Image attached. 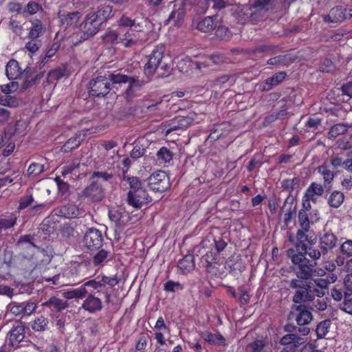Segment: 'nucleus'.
I'll return each mask as SVG.
<instances>
[{
  "mask_svg": "<svg viewBox=\"0 0 352 352\" xmlns=\"http://www.w3.org/2000/svg\"><path fill=\"white\" fill-rule=\"evenodd\" d=\"M273 0H256L253 4H234L230 8L231 15L239 24H256L263 20L270 10L274 9Z\"/></svg>",
  "mask_w": 352,
  "mask_h": 352,
  "instance_id": "obj_1",
  "label": "nucleus"
},
{
  "mask_svg": "<svg viewBox=\"0 0 352 352\" xmlns=\"http://www.w3.org/2000/svg\"><path fill=\"white\" fill-rule=\"evenodd\" d=\"M288 320H294L297 325L287 324L285 326V331H298L302 336L308 335L310 329L308 325L313 320V315L305 305H294L288 315Z\"/></svg>",
  "mask_w": 352,
  "mask_h": 352,
  "instance_id": "obj_2",
  "label": "nucleus"
},
{
  "mask_svg": "<svg viewBox=\"0 0 352 352\" xmlns=\"http://www.w3.org/2000/svg\"><path fill=\"white\" fill-rule=\"evenodd\" d=\"M289 249L287 251L288 256L291 258L293 264L297 267L296 276L302 279H311L313 275L317 272L318 274H324L325 272L320 269L316 270L314 267L316 265V261H310L306 255H308L305 251Z\"/></svg>",
  "mask_w": 352,
  "mask_h": 352,
  "instance_id": "obj_3",
  "label": "nucleus"
},
{
  "mask_svg": "<svg viewBox=\"0 0 352 352\" xmlns=\"http://www.w3.org/2000/svg\"><path fill=\"white\" fill-rule=\"evenodd\" d=\"M115 76H117V74L108 72L104 76L100 75L93 78L87 86L89 96L94 98L106 96L110 92L111 85H116L113 79Z\"/></svg>",
  "mask_w": 352,
  "mask_h": 352,
  "instance_id": "obj_4",
  "label": "nucleus"
},
{
  "mask_svg": "<svg viewBox=\"0 0 352 352\" xmlns=\"http://www.w3.org/2000/svg\"><path fill=\"white\" fill-rule=\"evenodd\" d=\"M113 79L116 84L127 85L122 94L123 97L127 102H130L138 97V92L146 84V81L140 79L138 76L135 75L128 76L118 73Z\"/></svg>",
  "mask_w": 352,
  "mask_h": 352,
  "instance_id": "obj_5",
  "label": "nucleus"
},
{
  "mask_svg": "<svg viewBox=\"0 0 352 352\" xmlns=\"http://www.w3.org/2000/svg\"><path fill=\"white\" fill-rule=\"evenodd\" d=\"M338 239L331 231H324L319 237V249L309 246L308 255L314 261H317L322 256L326 255L337 246Z\"/></svg>",
  "mask_w": 352,
  "mask_h": 352,
  "instance_id": "obj_6",
  "label": "nucleus"
},
{
  "mask_svg": "<svg viewBox=\"0 0 352 352\" xmlns=\"http://www.w3.org/2000/svg\"><path fill=\"white\" fill-rule=\"evenodd\" d=\"M151 201V198L145 188H143L142 182L130 188L127 193L126 201L128 204L137 209L141 208Z\"/></svg>",
  "mask_w": 352,
  "mask_h": 352,
  "instance_id": "obj_7",
  "label": "nucleus"
},
{
  "mask_svg": "<svg viewBox=\"0 0 352 352\" xmlns=\"http://www.w3.org/2000/svg\"><path fill=\"white\" fill-rule=\"evenodd\" d=\"M101 25L95 16V13L90 12L85 16L82 29L76 34V36L79 37L80 42L86 41L98 32Z\"/></svg>",
  "mask_w": 352,
  "mask_h": 352,
  "instance_id": "obj_8",
  "label": "nucleus"
},
{
  "mask_svg": "<svg viewBox=\"0 0 352 352\" xmlns=\"http://www.w3.org/2000/svg\"><path fill=\"white\" fill-rule=\"evenodd\" d=\"M165 46L158 45L152 51L149 56L148 60L144 66L145 74L148 76H153L159 68L164 58Z\"/></svg>",
  "mask_w": 352,
  "mask_h": 352,
  "instance_id": "obj_9",
  "label": "nucleus"
},
{
  "mask_svg": "<svg viewBox=\"0 0 352 352\" xmlns=\"http://www.w3.org/2000/svg\"><path fill=\"white\" fill-rule=\"evenodd\" d=\"M103 236L102 232L96 228H89L85 233L82 243L90 252L99 250L103 244Z\"/></svg>",
  "mask_w": 352,
  "mask_h": 352,
  "instance_id": "obj_10",
  "label": "nucleus"
},
{
  "mask_svg": "<svg viewBox=\"0 0 352 352\" xmlns=\"http://www.w3.org/2000/svg\"><path fill=\"white\" fill-rule=\"evenodd\" d=\"M80 197L92 202H100L104 197V189L99 182H92L81 191Z\"/></svg>",
  "mask_w": 352,
  "mask_h": 352,
  "instance_id": "obj_11",
  "label": "nucleus"
},
{
  "mask_svg": "<svg viewBox=\"0 0 352 352\" xmlns=\"http://www.w3.org/2000/svg\"><path fill=\"white\" fill-rule=\"evenodd\" d=\"M168 176L165 171L158 170L153 173L148 178L150 188L155 192H164L169 186Z\"/></svg>",
  "mask_w": 352,
  "mask_h": 352,
  "instance_id": "obj_12",
  "label": "nucleus"
},
{
  "mask_svg": "<svg viewBox=\"0 0 352 352\" xmlns=\"http://www.w3.org/2000/svg\"><path fill=\"white\" fill-rule=\"evenodd\" d=\"M288 334L281 338L280 344L284 347L296 351L302 344L305 342L304 336L299 334L298 331H287Z\"/></svg>",
  "mask_w": 352,
  "mask_h": 352,
  "instance_id": "obj_13",
  "label": "nucleus"
},
{
  "mask_svg": "<svg viewBox=\"0 0 352 352\" xmlns=\"http://www.w3.org/2000/svg\"><path fill=\"white\" fill-rule=\"evenodd\" d=\"M142 32L141 25L140 23H137L135 28L129 29L123 35L122 38H120L121 42L123 45L126 47H133L142 43V38L140 34Z\"/></svg>",
  "mask_w": 352,
  "mask_h": 352,
  "instance_id": "obj_14",
  "label": "nucleus"
},
{
  "mask_svg": "<svg viewBox=\"0 0 352 352\" xmlns=\"http://www.w3.org/2000/svg\"><path fill=\"white\" fill-rule=\"evenodd\" d=\"M32 69L30 66L22 70L18 61L12 59L7 63L6 66V74L8 79L13 80L21 78L23 75H28L31 74Z\"/></svg>",
  "mask_w": 352,
  "mask_h": 352,
  "instance_id": "obj_15",
  "label": "nucleus"
},
{
  "mask_svg": "<svg viewBox=\"0 0 352 352\" xmlns=\"http://www.w3.org/2000/svg\"><path fill=\"white\" fill-rule=\"evenodd\" d=\"M36 307V304L32 301L23 302H14L10 305V312L15 316H30L35 311Z\"/></svg>",
  "mask_w": 352,
  "mask_h": 352,
  "instance_id": "obj_16",
  "label": "nucleus"
},
{
  "mask_svg": "<svg viewBox=\"0 0 352 352\" xmlns=\"http://www.w3.org/2000/svg\"><path fill=\"white\" fill-rule=\"evenodd\" d=\"M322 19L326 23H341L349 19L347 9L342 6H336L330 10L328 14L323 15Z\"/></svg>",
  "mask_w": 352,
  "mask_h": 352,
  "instance_id": "obj_17",
  "label": "nucleus"
},
{
  "mask_svg": "<svg viewBox=\"0 0 352 352\" xmlns=\"http://www.w3.org/2000/svg\"><path fill=\"white\" fill-rule=\"evenodd\" d=\"M309 230H304L300 228L298 230L296 233L297 242L296 243V248L297 250L305 251L308 254L309 246H313L316 242V238L311 239H309L308 234L307 233Z\"/></svg>",
  "mask_w": 352,
  "mask_h": 352,
  "instance_id": "obj_18",
  "label": "nucleus"
},
{
  "mask_svg": "<svg viewBox=\"0 0 352 352\" xmlns=\"http://www.w3.org/2000/svg\"><path fill=\"white\" fill-rule=\"evenodd\" d=\"M194 121L191 116H177L174 120L168 124V128L166 131V135H168L173 131L182 129L185 130L190 126Z\"/></svg>",
  "mask_w": 352,
  "mask_h": 352,
  "instance_id": "obj_19",
  "label": "nucleus"
},
{
  "mask_svg": "<svg viewBox=\"0 0 352 352\" xmlns=\"http://www.w3.org/2000/svg\"><path fill=\"white\" fill-rule=\"evenodd\" d=\"M109 217L119 228H123L130 219L128 213L121 208L110 209L109 210Z\"/></svg>",
  "mask_w": 352,
  "mask_h": 352,
  "instance_id": "obj_20",
  "label": "nucleus"
},
{
  "mask_svg": "<svg viewBox=\"0 0 352 352\" xmlns=\"http://www.w3.org/2000/svg\"><path fill=\"white\" fill-rule=\"evenodd\" d=\"M25 326L21 322H16L9 332V340L12 346H16L25 338Z\"/></svg>",
  "mask_w": 352,
  "mask_h": 352,
  "instance_id": "obj_21",
  "label": "nucleus"
},
{
  "mask_svg": "<svg viewBox=\"0 0 352 352\" xmlns=\"http://www.w3.org/2000/svg\"><path fill=\"white\" fill-rule=\"evenodd\" d=\"M81 16L82 14L79 11L71 12L60 11L58 13V17L60 19L61 25L65 28L76 25Z\"/></svg>",
  "mask_w": 352,
  "mask_h": 352,
  "instance_id": "obj_22",
  "label": "nucleus"
},
{
  "mask_svg": "<svg viewBox=\"0 0 352 352\" xmlns=\"http://www.w3.org/2000/svg\"><path fill=\"white\" fill-rule=\"evenodd\" d=\"M82 308L89 313H96L102 310V302L100 298L96 297L94 294H89L82 302Z\"/></svg>",
  "mask_w": 352,
  "mask_h": 352,
  "instance_id": "obj_23",
  "label": "nucleus"
},
{
  "mask_svg": "<svg viewBox=\"0 0 352 352\" xmlns=\"http://www.w3.org/2000/svg\"><path fill=\"white\" fill-rule=\"evenodd\" d=\"M43 305L48 307L52 311L60 312L67 309L69 304L66 300L60 299L56 296H51Z\"/></svg>",
  "mask_w": 352,
  "mask_h": 352,
  "instance_id": "obj_24",
  "label": "nucleus"
},
{
  "mask_svg": "<svg viewBox=\"0 0 352 352\" xmlns=\"http://www.w3.org/2000/svg\"><path fill=\"white\" fill-rule=\"evenodd\" d=\"M186 9L184 4H182L178 8H175L170 14L168 19L166 21L165 24H168L170 21H173L175 26H181L185 16Z\"/></svg>",
  "mask_w": 352,
  "mask_h": 352,
  "instance_id": "obj_25",
  "label": "nucleus"
},
{
  "mask_svg": "<svg viewBox=\"0 0 352 352\" xmlns=\"http://www.w3.org/2000/svg\"><path fill=\"white\" fill-rule=\"evenodd\" d=\"M286 72H280L274 74L272 77L267 78L261 84L263 91H270L273 87L278 85L286 77Z\"/></svg>",
  "mask_w": 352,
  "mask_h": 352,
  "instance_id": "obj_26",
  "label": "nucleus"
},
{
  "mask_svg": "<svg viewBox=\"0 0 352 352\" xmlns=\"http://www.w3.org/2000/svg\"><path fill=\"white\" fill-rule=\"evenodd\" d=\"M323 193V186L316 182H312L307 188L304 195V199H305L306 201H316V197L322 196Z\"/></svg>",
  "mask_w": 352,
  "mask_h": 352,
  "instance_id": "obj_27",
  "label": "nucleus"
},
{
  "mask_svg": "<svg viewBox=\"0 0 352 352\" xmlns=\"http://www.w3.org/2000/svg\"><path fill=\"white\" fill-rule=\"evenodd\" d=\"M91 12L95 13V16L102 24L114 16L113 7L109 5H101L98 8L97 11H91Z\"/></svg>",
  "mask_w": 352,
  "mask_h": 352,
  "instance_id": "obj_28",
  "label": "nucleus"
},
{
  "mask_svg": "<svg viewBox=\"0 0 352 352\" xmlns=\"http://www.w3.org/2000/svg\"><path fill=\"white\" fill-rule=\"evenodd\" d=\"M219 234H214L213 232H210L206 237L207 244L212 242L214 245L215 250L217 252L220 253L227 246V242L223 238L222 234L218 231Z\"/></svg>",
  "mask_w": 352,
  "mask_h": 352,
  "instance_id": "obj_29",
  "label": "nucleus"
},
{
  "mask_svg": "<svg viewBox=\"0 0 352 352\" xmlns=\"http://www.w3.org/2000/svg\"><path fill=\"white\" fill-rule=\"evenodd\" d=\"M177 267L183 274H186L192 271L195 267L194 255L186 254L182 259H180Z\"/></svg>",
  "mask_w": 352,
  "mask_h": 352,
  "instance_id": "obj_30",
  "label": "nucleus"
},
{
  "mask_svg": "<svg viewBox=\"0 0 352 352\" xmlns=\"http://www.w3.org/2000/svg\"><path fill=\"white\" fill-rule=\"evenodd\" d=\"M217 15L206 16L201 21H198L196 24L195 22L193 21V25H195L196 29L202 32H209L214 29L215 26L214 24V21L217 19Z\"/></svg>",
  "mask_w": 352,
  "mask_h": 352,
  "instance_id": "obj_31",
  "label": "nucleus"
},
{
  "mask_svg": "<svg viewBox=\"0 0 352 352\" xmlns=\"http://www.w3.org/2000/svg\"><path fill=\"white\" fill-rule=\"evenodd\" d=\"M312 300L313 295L312 294L310 293V288L298 289L296 291L293 296L294 302L299 305H302V303L303 302H309Z\"/></svg>",
  "mask_w": 352,
  "mask_h": 352,
  "instance_id": "obj_32",
  "label": "nucleus"
},
{
  "mask_svg": "<svg viewBox=\"0 0 352 352\" xmlns=\"http://www.w3.org/2000/svg\"><path fill=\"white\" fill-rule=\"evenodd\" d=\"M296 58L290 54L279 55L270 58L267 60V64L272 65H289L294 63Z\"/></svg>",
  "mask_w": 352,
  "mask_h": 352,
  "instance_id": "obj_33",
  "label": "nucleus"
},
{
  "mask_svg": "<svg viewBox=\"0 0 352 352\" xmlns=\"http://www.w3.org/2000/svg\"><path fill=\"white\" fill-rule=\"evenodd\" d=\"M83 141L80 134H76L69 138L62 146L61 151L64 153H69L77 148Z\"/></svg>",
  "mask_w": 352,
  "mask_h": 352,
  "instance_id": "obj_34",
  "label": "nucleus"
},
{
  "mask_svg": "<svg viewBox=\"0 0 352 352\" xmlns=\"http://www.w3.org/2000/svg\"><path fill=\"white\" fill-rule=\"evenodd\" d=\"M17 217L14 214H10L0 219V232H7L13 228L16 224Z\"/></svg>",
  "mask_w": 352,
  "mask_h": 352,
  "instance_id": "obj_35",
  "label": "nucleus"
},
{
  "mask_svg": "<svg viewBox=\"0 0 352 352\" xmlns=\"http://www.w3.org/2000/svg\"><path fill=\"white\" fill-rule=\"evenodd\" d=\"M32 24V26L28 34L30 38H37L45 33V28L41 20L36 19Z\"/></svg>",
  "mask_w": 352,
  "mask_h": 352,
  "instance_id": "obj_36",
  "label": "nucleus"
},
{
  "mask_svg": "<svg viewBox=\"0 0 352 352\" xmlns=\"http://www.w3.org/2000/svg\"><path fill=\"white\" fill-rule=\"evenodd\" d=\"M49 321L45 317L41 316L36 318L32 323L31 327L35 331L43 332L48 329Z\"/></svg>",
  "mask_w": 352,
  "mask_h": 352,
  "instance_id": "obj_37",
  "label": "nucleus"
},
{
  "mask_svg": "<svg viewBox=\"0 0 352 352\" xmlns=\"http://www.w3.org/2000/svg\"><path fill=\"white\" fill-rule=\"evenodd\" d=\"M88 294L87 290L83 285L80 287L72 290H69L63 293L64 297L66 299L72 298H83Z\"/></svg>",
  "mask_w": 352,
  "mask_h": 352,
  "instance_id": "obj_38",
  "label": "nucleus"
},
{
  "mask_svg": "<svg viewBox=\"0 0 352 352\" xmlns=\"http://www.w3.org/2000/svg\"><path fill=\"white\" fill-rule=\"evenodd\" d=\"M34 237L30 234L21 236L16 243V246L21 249H29L36 248V245L33 242Z\"/></svg>",
  "mask_w": 352,
  "mask_h": 352,
  "instance_id": "obj_39",
  "label": "nucleus"
},
{
  "mask_svg": "<svg viewBox=\"0 0 352 352\" xmlns=\"http://www.w3.org/2000/svg\"><path fill=\"white\" fill-rule=\"evenodd\" d=\"M215 36L221 41H228L231 38L232 34L228 27L220 25L214 27Z\"/></svg>",
  "mask_w": 352,
  "mask_h": 352,
  "instance_id": "obj_40",
  "label": "nucleus"
},
{
  "mask_svg": "<svg viewBox=\"0 0 352 352\" xmlns=\"http://www.w3.org/2000/svg\"><path fill=\"white\" fill-rule=\"evenodd\" d=\"M98 252L93 257V263L94 265H102L104 263L109 260L110 252L104 249L97 250Z\"/></svg>",
  "mask_w": 352,
  "mask_h": 352,
  "instance_id": "obj_41",
  "label": "nucleus"
},
{
  "mask_svg": "<svg viewBox=\"0 0 352 352\" xmlns=\"http://www.w3.org/2000/svg\"><path fill=\"white\" fill-rule=\"evenodd\" d=\"M344 195L340 191L333 192L329 197L328 203L333 208H338L344 201Z\"/></svg>",
  "mask_w": 352,
  "mask_h": 352,
  "instance_id": "obj_42",
  "label": "nucleus"
},
{
  "mask_svg": "<svg viewBox=\"0 0 352 352\" xmlns=\"http://www.w3.org/2000/svg\"><path fill=\"white\" fill-rule=\"evenodd\" d=\"M331 321L329 319L322 320L316 327V332L318 338H323L329 332Z\"/></svg>",
  "mask_w": 352,
  "mask_h": 352,
  "instance_id": "obj_43",
  "label": "nucleus"
},
{
  "mask_svg": "<svg viewBox=\"0 0 352 352\" xmlns=\"http://www.w3.org/2000/svg\"><path fill=\"white\" fill-rule=\"evenodd\" d=\"M347 129V124L342 123L336 124L330 129L328 135L330 138H336L340 135L345 133Z\"/></svg>",
  "mask_w": 352,
  "mask_h": 352,
  "instance_id": "obj_44",
  "label": "nucleus"
},
{
  "mask_svg": "<svg viewBox=\"0 0 352 352\" xmlns=\"http://www.w3.org/2000/svg\"><path fill=\"white\" fill-rule=\"evenodd\" d=\"M317 169L318 173L323 176V179L325 183L330 184L333 180L335 175L332 171L328 169L326 164L319 166Z\"/></svg>",
  "mask_w": 352,
  "mask_h": 352,
  "instance_id": "obj_45",
  "label": "nucleus"
},
{
  "mask_svg": "<svg viewBox=\"0 0 352 352\" xmlns=\"http://www.w3.org/2000/svg\"><path fill=\"white\" fill-rule=\"evenodd\" d=\"M217 254L212 252L208 251L204 255L201 256V262L204 266L209 270V268L212 266V264L217 260Z\"/></svg>",
  "mask_w": 352,
  "mask_h": 352,
  "instance_id": "obj_46",
  "label": "nucleus"
},
{
  "mask_svg": "<svg viewBox=\"0 0 352 352\" xmlns=\"http://www.w3.org/2000/svg\"><path fill=\"white\" fill-rule=\"evenodd\" d=\"M309 279H302L297 277L290 281L289 286L292 289H309L310 288L311 282L307 281Z\"/></svg>",
  "mask_w": 352,
  "mask_h": 352,
  "instance_id": "obj_47",
  "label": "nucleus"
},
{
  "mask_svg": "<svg viewBox=\"0 0 352 352\" xmlns=\"http://www.w3.org/2000/svg\"><path fill=\"white\" fill-rule=\"evenodd\" d=\"M298 218L300 227L304 230H309V218L305 210H300L299 211Z\"/></svg>",
  "mask_w": 352,
  "mask_h": 352,
  "instance_id": "obj_48",
  "label": "nucleus"
},
{
  "mask_svg": "<svg viewBox=\"0 0 352 352\" xmlns=\"http://www.w3.org/2000/svg\"><path fill=\"white\" fill-rule=\"evenodd\" d=\"M340 308L344 312L352 315V294L344 293V298Z\"/></svg>",
  "mask_w": 352,
  "mask_h": 352,
  "instance_id": "obj_49",
  "label": "nucleus"
},
{
  "mask_svg": "<svg viewBox=\"0 0 352 352\" xmlns=\"http://www.w3.org/2000/svg\"><path fill=\"white\" fill-rule=\"evenodd\" d=\"M40 10L43 11L41 5L37 2L31 1L28 3L25 9L23 10V12L28 13L30 15H33Z\"/></svg>",
  "mask_w": 352,
  "mask_h": 352,
  "instance_id": "obj_50",
  "label": "nucleus"
},
{
  "mask_svg": "<svg viewBox=\"0 0 352 352\" xmlns=\"http://www.w3.org/2000/svg\"><path fill=\"white\" fill-rule=\"evenodd\" d=\"M266 344L263 340H256L247 346L248 352H262Z\"/></svg>",
  "mask_w": 352,
  "mask_h": 352,
  "instance_id": "obj_51",
  "label": "nucleus"
},
{
  "mask_svg": "<svg viewBox=\"0 0 352 352\" xmlns=\"http://www.w3.org/2000/svg\"><path fill=\"white\" fill-rule=\"evenodd\" d=\"M157 156L160 160L164 163L170 162L173 160V154L166 147H162L157 152Z\"/></svg>",
  "mask_w": 352,
  "mask_h": 352,
  "instance_id": "obj_52",
  "label": "nucleus"
},
{
  "mask_svg": "<svg viewBox=\"0 0 352 352\" xmlns=\"http://www.w3.org/2000/svg\"><path fill=\"white\" fill-rule=\"evenodd\" d=\"M60 212L63 216L67 218H75L78 214V210L73 205L63 206L61 208Z\"/></svg>",
  "mask_w": 352,
  "mask_h": 352,
  "instance_id": "obj_53",
  "label": "nucleus"
},
{
  "mask_svg": "<svg viewBox=\"0 0 352 352\" xmlns=\"http://www.w3.org/2000/svg\"><path fill=\"white\" fill-rule=\"evenodd\" d=\"M184 289V286L179 282H175L173 280H168L164 285V289L166 292H172L174 293L178 290H182Z\"/></svg>",
  "mask_w": 352,
  "mask_h": 352,
  "instance_id": "obj_54",
  "label": "nucleus"
},
{
  "mask_svg": "<svg viewBox=\"0 0 352 352\" xmlns=\"http://www.w3.org/2000/svg\"><path fill=\"white\" fill-rule=\"evenodd\" d=\"M340 252L346 257H352V240L347 239L340 247Z\"/></svg>",
  "mask_w": 352,
  "mask_h": 352,
  "instance_id": "obj_55",
  "label": "nucleus"
},
{
  "mask_svg": "<svg viewBox=\"0 0 352 352\" xmlns=\"http://www.w3.org/2000/svg\"><path fill=\"white\" fill-rule=\"evenodd\" d=\"M320 69L322 72L332 73L336 69V66L331 59L325 58L320 64Z\"/></svg>",
  "mask_w": 352,
  "mask_h": 352,
  "instance_id": "obj_56",
  "label": "nucleus"
},
{
  "mask_svg": "<svg viewBox=\"0 0 352 352\" xmlns=\"http://www.w3.org/2000/svg\"><path fill=\"white\" fill-rule=\"evenodd\" d=\"M44 170V165L39 163H32L28 169V173L29 176L35 177Z\"/></svg>",
  "mask_w": 352,
  "mask_h": 352,
  "instance_id": "obj_57",
  "label": "nucleus"
},
{
  "mask_svg": "<svg viewBox=\"0 0 352 352\" xmlns=\"http://www.w3.org/2000/svg\"><path fill=\"white\" fill-rule=\"evenodd\" d=\"M34 202V198L32 195H25L23 197H21L19 206L17 209L19 210H22L28 206H31Z\"/></svg>",
  "mask_w": 352,
  "mask_h": 352,
  "instance_id": "obj_58",
  "label": "nucleus"
},
{
  "mask_svg": "<svg viewBox=\"0 0 352 352\" xmlns=\"http://www.w3.org/2000/svg\"><path fill=\"white\" fill-rule=\"evenodd\" d=\"M43 76V72H40L38 74H36L34 76H28L23 85V89H26L29 87L32 86L34 84L38 82Z\"/></svg>",
  "mask_w": 352,
  "mask_h": 352,
  "instance_id": "obj_59",
  "label": "nucleus"
},
{
  "mask_svg": "<svg viewBox=\"0 0 352 352\" xmlns=\"http://www.w3.org/2000/svg\"><path fill=\"white\" fill-rule=\"evenodd\" d=\"M210 0H197L195 11L199 14H204L209 8Z\"/></svg>",
  "mask_w": 352,
  "mask_h": 352,
  "instance_id": "obj_60",
  "label": "nucleus"
},
{
  "mask_svg": "<svg viewBox=\"0 0 352 352\" xmlns=\"http://www.w3.org/2000/svg\"><path fill=\"white\" fill-rule=\"evenodd\" d=\"M77 232L74 230L73 226L69 224H65L60 229V234L63 237L71 238L74 237Z\"/></svg>",
  "mask_w": 352,
  "mask_h": 352,
  "instance_id": "obj_61",
  "label": "nucleus"
},
{
  "mask_svg": "<svg viewBox=\"0 0 352 352\" xmlns=\"http://www.w3.org/2000/svg\"><path fill=\"white\" fill-rule=\"evenodd\" d=\"M120 26L130 28V29L135 28L137 24L135 20L129 18L126 15H122L118 21Z\"/></svg>",
  "mask_w": 352,
  "mask_h": 352,
  "instance_id": "obj_62",
  "label": "nucleus"
},
{
  "mask_svg": "<svg viewBox=\"0 0 352 352\" xmlns=\"http://www.w3.org/2000/svg\"><path fill=\"white\" fill-rule=\"evenodd\" d=\"M340 89L341 90L342 95L348 98L346 100L352 98V80L344 83Z\"/></svg>",
  "mask_w": 352,
  "mask_h": 352,
  "instance_id": "obj_63",
  "label": "nucleus"
},
{
  "mask_svg": "<svg viewBox=\"0 0 352 352\" xmlns=\"http://www.w3.org/2000/svg\"><path fill=\"white\" fill-rule=\"evenodd\" d=\"M145 148L140 144H136L133 150L131 151L130 155L134 160H137L144 155Z\"/></svg>",
  "mask_w": 352,
  "mask_h": 352,
  "instance_id": "obj_64",
  "label": "nucleus"
}]
</instances>
